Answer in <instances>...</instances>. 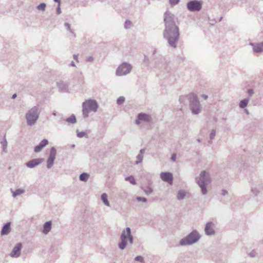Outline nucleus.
Masks as SVG:
<instances>
[{
  "label": "nucleus",
  "mask_w": 263,
  "mask_h": 263,
  "mask_svg": "<svg viewBox=\"0 0 263 263\" xmlns=\"http://www.w3.org/2000/svg\"><path fill=\"white\" fill-rule=\"evenodd\" d=\"M197 141H198V142H200L201 141H200V139H197Z\"/></svg>",
  "instance_id": "obj_60"
},
{
  "label": "nucleus",
  "mask_w": 263,
  "mask_h": 263,
  "mask_svg": "<svg viewBox=\"0 0 263 263\" xmlns=\"http://www.w3.org/2000/svg\"><path fill=\"white\" fill-rule=\"evenodd\" d=\"M46 7V4L44 3H41L37 6V10L42 11H45Z\"/></svg>",
  "instance_id": "obj_32"
},
{
  "label": "nucleus",
  "mask_w": 263,
  "mask_h": 263,
  "mask_svg": "<svg viewBox=\"0 0 263 263\" xmlns=\"http://www.w3.org/2000/svg\"><path fill=\"white\" fill-rule=\"evenodd\" d=\"M135 260L137 261H140V262H141L142 263H144V258L142 256H137L135 258Z\"/></svg>",
  "instance_id": "obj_38"
},
{
  "label": "nucleus",
  "mask_w": 263,
  "mask_h": 263,
  "mask_svg": "<svg viewBox=\"0 0 263 263\" xmlns=\"http://www.w3.org/2000/svg\"><path fill=\"white\" fill-rule=\"evenodd\" d=\"M52 115H53V116H57V112H56L55 111H53L52 112Z\"/></svg>",
  "instance_id": "obj_57"
},
{
  "label": "nucleus",
  "mask_w": 263,
  "mask_h": 263,
  "mask_svg": "<svg viewBox=\"0 0 263 263\" xmlns=\"http://www.w3.org/2000/svg\"><path fill=\"white\" fill-rule=\"evenodd\" d=\"M89 175L86 173H83L80 174L79 179L80 181L86 182L88 180Z\"/></svg>",
  "instance_id": "obj_26"
},
{
  "label": "nucleus",
  "mask_w": 263,
  "mask_h": 263,
  "mask_svg": "<svg viewBox=\"0 0 263 263\" xmlns=\"http://www.w3.org/2000/svg\"><path fill=\"white\" fill-rule=\"evenodd\" d=\"M248 102H249V100L247 99H243V100H241L239 103V107L241 108H244L245 107H246L247 106Z\"/></svg>",
  "instance_id": "obj_29"
},
{
  "label": "nucleus",
  "mask_w": 263,
  "mask_h": 263,
  "mask_svg": "<svg viewBox=\"0 0 263 263\" xmlns=\"http://www.w3.org/2000/svg\"><path fill=\"white\" fill-rule=\"evenodd\" d=\"M170 1V3L172 5H176L179 2V0H169Z\"/></svg>",
  "instance_id": "obj_42"
},
{
  "label": "nucleus",
  "mask_w": 263,
  "mask_h": 263,
  "mask_svg": "<svg viewBox=\"0 0 263 263\" xmlns=\"http://www.w3.org/2000/svg\"><path fill=\"white\" fill-rule=\"evenodd\" d=\"M250 45L253 46V49L254 52L256 53H259L262 51L259 43H250Z\"/></svg>",
  "instance_id": "obj_20"
},
{
  "label": "nucleus",
  "mask_w": 263,
  "mask_h": 263,
  "mask_svg": "<svg viewBox=\"0 0 263 263\" xmlns=\"http://www.w3.org/2000/svg\"><path fill=\"white\" fill-rule=\"evenodd\" d=\"M41 112V108L39 105L29 109L25 114L27 124L29 126L34 125L39 119Z\"/></svg>",
  "instance_id": "obj_2"
},
{
  "label": "nucleus",
  "mask_w": 263,
  "mask_h": 263,
  "mask_svg": "<svg viewBox=\"0 0 263 263\" xmlns=\"http://www.w3.org/2000/svg\"><path fill=\"white\" fill-rule=\"evenodd\" d=\"M10 225L11 222H8L3 227L1 232L2 235H8L10 233L11 231Z\"/></svg>",
  "instance_id": "obj_17"
},
{
  "label": "nucleus",
  "mask_w": 263,
  "mask_h": 263,
  "mask_svg": "<svg viewBox=\"0 0 263 263\" xmlns=\"http://www.w3.org/2000/svg\"><path fill=\"white\" fill-rule=\"evenodd\" d=\"M195 181L200 187L202 194L206 195L208 193L206 186L211 182L209 174L205 171H202L199 175L195 178Z\"/></svg>",
  "instance_id": "obj_3"
},
{
  "label": "nucleus",
  "mask_w": 263,
  "mask_h": 263,
  "mask_svg": "<svg viewBox=\"0 0 263 263\" xmlns=\"http://www.w3.org/2000/svg\"><path fill=\"white\" fill-rule=\"evenodd\" d=\"M101 199L105 205L110 206L109 202L107 199V195L106 193H103L101 195Z\"/></svg>",
  "instance_id": "obj_23"
},
{
  "label": "nucleus",
  "mask_w": 263,
  "mask_h": 263,
  "mask_svg": "<svg viewBox=\"0 0 263 263\" xmlns=\"http://www.w3.org/2000/svg\"><path fill=\"white\" fill-rule=\"evenodd\" d=\"M16 96H17V95L16 93L13 94L12 96V99H15L16 97Z\"/></svg>",
  "instance_id": "obj_55"
},
{
  "label": "nucleus",
  "mask_w": 263,
  "mask_h": 263,
  "mask_svg": "<svg viewBox=\"0 0 263 263\" xmlns=\"http://www.w3.org/2000/svg\"><path fill=\"white\" fill-rule=\"evenodd\" d=\"M202 1L193 0L189 1L186 4V8L191 12L199 11L202 8Z\"/></svg>",
  "instance_id": "obj_9"
},
{
  "label": "nucleus",
  "mask_w": 263,
  "mask_h": 263,
  "mask_svg": "<svg viewBox=\"0 0 263 263\" xmlns=\"http://www.w3.org/2000/svg\"><path fill=\"white\" fill-rule=\"evenodd\" d=\"M136 199H137V201H142L144 202H146L147 201V199L145 197L138 196L137 197Z\"/></svg>",
  "instance_id": "obj_41"
},
{
  "label": "nucleus",
  "mask_w": 263,
  "mask_h": 263,
  "mask_svg": "<svg viewBox=\"0 0 263 263\" xmlns=\"http://www.w3.org/2000/svg\"><path fill=\"white\" fill-rule=\"evenodd\" d=\"M248 93L250 96H251L253 94L254 91L253 89H250L248 90Z\"/></svg>",
  "instance_id": "obj_46"
},
{
  "label": "nucleus",
  "mask_w": 263,
  "mask_h": 263,
  "mask_svg": "<svg viewBox=\"0 0 263 263\" xmlns=\"http://www.w3.org/2000/svg\"><path fill=\"white\" fill-rule=\"evenodd\" d=\"M120 239L121 242L119 243L118 247L122 250L126 248L127 245V240L130 245L133 243L134 237L132 234L131 229L129 227H126L122 231L120 235Z\"/></svg>",
  "instance_id": "obj_4"
},
{
  "label": "nucleus",
  "mask_w": 263,
  "mask_h": 263,
  "mask_svg": "<svg viewBox=\"0 0 263 263\" xmlns=\"http://www.w3.org/2000/svg\"><path fill=\"white\" fill-rule=\"evenodd\" d=\"M161 179L164 182H167L170 184H173V176L170 172H162L160 174Z\"/></svg>",
  "instance_id": "obj_11"
},
{
  "label": "nucleus",
  "mask_w": 263,
  "mask_h": 263,
  "mask_svg": "<svg viewBox=\"0 0 263 263\" xmlns=\"http://www.w3.org/2000/svg\"><path fill=\"white\" fill-rule=\"evenodd\" d=\"M1 144L2 145L3 151L5 153H7V148L8 143L5 135L4 137L3 140L1 141Z\"/></svg>",
  "instance_id": "obj_22"
},
{
  "label": "nucleus",
  "mask_w": 263,
  "mask_h": 263,
  "mask_svg": "<svg viewBox=\"0 0 263 263\" xmlns=\"http://www.w3.org/2000/svg\"><path fill=\"white\" fill-rule=\"evenodd\" d=\"M176 154H173L172 156H171V160L173 161H176Z\"/></svg>",
  "instance_id": "obj_45"
},
{
  "label": "nucleus",
  "mask_w": 263,
  "mask_h": 263,
  "mask_svg": "<svg viewBox=\"0 0 263 263\" xmlns=\"http://www.w3.org/2000/svg\"><path fill=\"white\" fill-rule=\"evenodd\" d=\"M245 111H246V112L247 114H249V111H248V110L247 109H246V110H245Z\"/></svg>",
  "instance_id": "obj_59"
},
{
  "label": "nucleus",
  "mask_w": 263,
  "mask_h": 263,
  "mask_svg": "<svg viewBox=\"0 0 263 263\" xmlns=\"http://www.w3.org/2000/svg\"><path fill=\"white\" fill-rule=\"evenodd\" d=\"M142 189L147 195H149L153 191V189L150 186H146L145 187H142Z\"/></svg>",
  "instance_id": "obj_30"
},
{
  "label": "nucleus",
  "mask_w": 263,
  "mask_h": 263,
  "mask_svg": "<svg viewBox=\"0 0 263 263\" xmlns=\"http://www.w3.org/2000/svg\"><path fill=\"white\" fill-rule=\"evenodd\" d=\"M59 89L62 91H66L67 90V85L62 81L57 83Z\"/></svg>",
  "instance_id": "obj_21"
},
{
  "label": "nucleus",
  "mask_w": 263,
  "mask_h": 263,
  "mask_svg": "<svg viewBox=\"0 0 263 263\" xmlns=\"http://www.w3.org/2000/svg\"><path fill=\"white\" fill-rule=\"evenodd\" d=\"M228 193V191L226 190H224V189H222L221 190V194L223 195V196H226V195H227Z\"/></svg>",
  "instance_id": "obj_44"
},
{
  "label": "nucleus",
  "mask_w": 263,
  "mask_h": 263,
  "mask_svg": "<svg viewBox=\"0 0 263 263\" xmlns=\"http://www.w3.org/2000/svg\"><path fill=\"white\" fill-rule=\"evenodd\" d=\"M61 8H60V5H58V6L57 8V13L58 14H60L61 13Z\"/></svg>",
  "instance_id": "obj_43"
},
{
  "label": "nucleus",
  "mask_w": 263,
  "mask_h": 263,
  "mask_svg": "<svg viewBox=\"0 0 263 263\" xmlns=\"http://www.w3.org/2000/svg\"><path fill=\"white\" fill-rule=\"evenodd\" d=\"M216 135V129H212L210 134V139L211 140H213Z\"/></svg>",
  "instance_id": "obj_40"
},
{
  "label": "nucleus",
  "mask_w": 263,
  "mask_h": 263,
  "mask_svg": "<svg viewBox=\"0 0 263 263\" xmlns=\"http://www.w3.org/2000/svg\"><path fill=\"white\" fill-rule=\"evenodd\" d=\"M54 2L58 3V5H61V0H53Z\"/></svg>",
  "instance_id": "obj_51"
},
{
  "label": "nucleus",
  "mask_w": 263,
  "mask_h": 263,
  "mask_svg": "<svg viewBox=\"0 0 263 263\" xmlns=\"http://www.w3.org/2000/svg\"><path fill=\"white\" fill-rule=\"evenodd\" d=\"M189 101L190 108L193 115H198L201 110V106L197 96L194 93H190L186 96Z\"/></svg>",
  "instance_id": "obj_6"
},
{
  "label": "nucleus",
  "mask_w": 263,
  "mask_h": 263,
  "mask_svg": "<svg viewBox=\"0 0 263 263\" xmlns=\"http://www.w3.org/2000/svg\"><path fill=\"white\" fill-rule=\"evenodd\" d=\"M261 188L260 187L254 186L252 187L251 192L254 195H257L260 192Z\"/></svg>",
  "instance_id": "obj_28"
},
{
  "label": "nucleus",
  "mask_w": 263,
  "mask_h": 263,
  "mask_svg": "<svg viewBox=\"0 0 263 263\" xmlns=\"http://www.w3.org/2000/svg\"><path fill=\"white\" fill-rule=\"evenodd\" d=\"M138 118H139V119H140L141 121H143L145 122H149L151 120V116L144 113L139 114Z\"/></svg>",
  "instance_id": "obj_19"
},
{
  "label": "nucleus",
  "mask_w": 263,
  "mask_h": 263,
  "mask_svg": "<svg viewBox=\"0 0 263 263\" xmlns=\"http://www.w3.org/2000/svg\"><path fill=\"white\" fill-rule=\"evenodd\" d=\"M99 107L96 100L88 99L82 103V114L84 118H87L90 111L96 112Z\"/></svg>",
  "instance_id": "obj_5"
},
{
  "label": "nucleus",
  "mask_w": 263,
  "mask_h": 263,
  "mask_svg": "<svg viewBox=\"0 0 263 263\" xmlns=\"http://www.w3.org/2000/svg\"><path fill=\"white\" fill-rule=\"evenodd\" d=\"M57 154V150L54 147H52L50 148L49 152V156L47 161V167L49 169L53 165L55 156Z\"/></svg>",
  "instance_id": "obj_10"
},
{
  "label": "nucleus",
  "mask_w": 263,
  "mask_h": 263,
  "mask_svg": "<svg viewBox=\"0 0 263 263\" xmlns=\"http://www.w3.org/2000/svg\"><path fill=\"white\" fill-rule=\"evenodd\" d=\"M202 97L205 100L208 98V96L206 95H202Z\"/></svg>",
  "instance_id": "obj_53"
},
{
  "label": "nucleus",
  "mask_w": 263,
  "mask_h": 263,
  "mask_svg": "<svg viewBox=\"0 0 263 263\" xmlns=\"http://www.w3.org/2000/svg\"><path fill=\"white\" fill-rule=\"evenodd\" d=\"M77 136L79 138H82L83 137H87V134L84 132H79L78 130H77Z\"/></svg>",
  "instance_id": "obj_37"
},
{
  "label": "nucleus",
  "mask_w": 263,
  "mask_h": 263,
  "mask_svg": "<svg viewBox=\"0 0 263 263\" xmlns=\"http://www.w3.org/2000/svg\"><path fill=\"white\" fill-rule=\"evenodd\" d=\"M48 144V141L47 139L42 140L40 143L34 147V151L35 153H39Z\"/></svg>",
  "instance_id": "obj_15"
},
{
  "label": "nucleus",
  "mask_w": 263,
  "mask_h": 263,
  "mask_svg": "<svg viewBox=\"0 0 263 263\" xmlns=\"http://www.w3.org/2000/svg\"><path fill=\"white\" fill-rule=\"evenodd\" d=\"M137 161H136V164H138L139 163H141L142 161L143 158V155H142L141 154H138L137 157Z\"/></svg>",
  "instance_id": "obj_34"
},
{
  "label": "nucleus",
  "mask_w": 263,
  "mask_h": 263,
  "mask_svg": "<svg viewBox=\"0 0 263 263\" xmlns=\"http://www.w3.org/2000/svg\"><path fill=\"white\" fill-rule=\"evenodd\" d=\"M200 238V235L197 230H193L186 237L180 240L181 246H189L197 242Z\"/></svg>",
  "instance_id": "obj_7"
},
{
  "label": "nucleus",
  "mask_w": 263,
  "mask_h": 263,
  "mask_svg": "<svg viewBox=\"0 0 263 263\" xmlns=\"http://www.w3.org/2000/svg\"><path fill=\"white\" fill-rule=\"evenodd\" d=\"M164 21L165 29L163 31V36L170 46L175 48L179 39V28L174 21V15L170 12L166 11L164 13Z\"/></svg>",
  "instance_id": "obj_1"
},
{
  "label": "nucleus",
  "mask_w": 263,
  "mask_h": 263,
  "mask_svg": "<svg viewBox=\"0 0 263 263\" xmlns=\"http://www.w3.org/2000/svg\"><path fill=\"white\" fill-rule=\"evenodd\" d=\"M132 23L129 20H126L124 23V28L125 29H129L132 26Z\"/></svg>",
  "instance_id": "obj_33"
},
{
  "label": "nucleus",
  "mask_w": 263,
  "mask_h": 263,
  "mask_svg": "<svg viewBox=\"0 0 263 263\" xmlns=\"http://www.w3.org/2000/svg\"><path fill=\"white\" fill-rule=\"evenodd\" d=\"M93 58L92 57L90 56L87 58V61L91 62L93 61Z\"/></svg>",
  "instance_id": "obj_47"
},
{
  "label": "nucleus",
  "mask_w": 263,
  "mask_h": 263,
  "mask_svg": "<svg viewBox=\"0 0 263 263\" xmlns=\"http://www.w3.org/2000/svg\"><path fill=\"white\" fill-rule=\"evenodd\" d=\"M71 147H72V148L75 147V144H72L71 145Z\"/></svg>",
  "instance_id": "obj_58"
},
{
  "label": "nucleus",
  "mask_w": 263,
  "mask_h": 263,
  "mask_svg": "<svg viewBox=\"0 0 263 263\" xmlns=\"http://www.w3.org/2000/svg\"><path fill=\"white\" fill-rule=\"evenodd\" d=\"M133 66L131 64L126 62H123L122 64L120 65L116 70V75L118 76H123L129 73Z\"/></svg>",
  "instance_id": "obj_8"
},
{
  "label": "nucleus",
  "mask_w": 263,
  "mask_h": 263,
  "mask_svg": "<svg viewBox=\"0 0 263 263\" xmlns=\"http://www.w3.org/2000/svg\"><path fill=\"white\" fill-rule=\"evenodd\" d=\"M78 55H76V54L73 55V58L76 61H78Z\"/></svg>",
  "instance_id": "obj_52"
},
{
  "label": "nucleus",
  "mask_w": 263,
  "mask_h": 263,
  "mask_svg": "<svg viewBox=\"0 0 263 263\" xmlns=\"http://www.w3.org/2000/svg\"><path fill=\"white\" fill-rule=\"evenodd\" d=\"M140 121H141V120L139 119V118H138V117L137 119H136V121H135L136 124H137V125L140 124Z\"/></svg>",
  "instance_id": "obj_48"
},
{
  "label": "nucleus",
  "mask_w": 263,
  "mask_h": 263,
  "mask_svg": "<svg viewBox=\"0 0 263 263\" xmlns=\"http://www.w3.org/2000/svg\"><path fill=\"white\" fill-rule=\"evenodd\" d=\"M159 62L161 63V65L159 63H157V62H156V63H155L156 67H158L159 68H164L166 71H169V69L167 67V63L165 61V59L163 58H160Z\"/></svg>",
  "instance_id": "obj_16"
},
{
  "label": "nucleus",
  "mask_w": 263,
  "mask_h": 263,
  "mask_svg": "<svg viewBox=\"0 0 263 263\" xmlns=\"http://www.w3.org/2000/svg\"><path fill=\"white\" fill-rule=\"evenodd\" d=\"M214 224L212 222H208L206 223L204 228L205 233L206 235H213L215 233L214 229Z\"/></svg>",
  "instance_id": "obj_12"
},
{
  "label": "nucleus",
  "mask_w": 263,
  "mask_h": 263,
  "mask_svg": "<svg viewBox=\"0 0 263 263\" xmlns=\"http://www.w3.org/2000/svg\"><path fill=\"white\" fill-rule=\"evenodd\" d=\"M22 247V245L21 242L17 243L16 246L13 248L10 255L12 257H17L20 255L21 250Z\"/></svg>",
  "instance_id": "obj_14"
},
{
  "label": "nucleus",
  "mask_w": 263,
  "mask_h": 263,
  "mask_svg": "<svg viewBox=\"0 0 263 263\" xmlns=\"http://www.w3.org/2000/svg\"><path fill=\"white\" fill-rule=\"evenodd\" d=\"M186 195V192L183 190H179L178 192L177 198L178 200H182Z\"/></svg>",
  "instance_id": "obj_25"
},
{
  "label": "nucleus",
  "mask_w": 263,
  "mask_h": 263,
  "mask_svg": "<svg viewBox=\"0 0 263 263\" xmlns=\"http://www.w3.org/2000/svg\"><path fill=\"white\" fill-rule=\"evenodd\" d=\"M248 255L249 257L253 258V257H255V256H256L257 255V253L255 250H252L251 251V252L248 253Z\"/></svg>",
  "instance_id": "obj_39"
},
{
  "label": "nucleus",
  "mask_w": 263,
  "mask_h": 263,
  "mask_svg": "<svg viewBox=\"0 0 263 263\" xmlns=\"http://www.w3.org/2000/svg\"><path fill=\"white\" fill-rule=\"evenodd\" d=\"M71 66H73V67H75L76 65H75V64H74V62L73 61H72L71 62V64H70Z\"/></svg>",
  "instance_id": "obj_54"
},
{
  "label": "nucleus",
  "mask_w": 263,
  "mask_h": 263,
  "mask_svg": "<svg viewBox=\"0 0 263 263\" xmlns=\"http://www.w3.org/2000/svg\"><path fill=\"white\" fill-rule=\"evenodd\" d=\"M126 181H129L131 184L133 185L136 184V181L133 176H127L125 178Z\"/></svg>",
  "instance_id": "obj_31"
},
{
  "label": "nucleus",
  "mask_w": 263,
  "mask_h": 263,
  "mask_svg": "<svg viewBox=\"0 0 263 263\" xmlns=\"http://www.w3.org/2000/svg\"><path fill=\"white\" fill-rule=\"evenodd\" d=\"M144 152H145V149H140L139 154H141L142 155H143V154L144 153Z\"/></svg>",
  "instance_id": "obj_49"
},
{
  "label": "nucleus",
  "mask_w": 263,
  "mask_h": 263,
  "mask_svg": "<svg viewBox=\"0 0 263 263\" xmlns=\"http://www.w3.org/2000/svg\"><path fill=\"white\" fill-rule=\"evenodd\" d=\"M52 222L51 221H46L43 225V229L42 232L47 235L51 229Z\"/></svg>",
  "instance_id": "obj_18"
},
{
  "label": "nucleus",
  "mask_w": 263,
  "mask_h": 263,
  "mask_svg": "<svg viewBox=\"0 0 263 263\" xmlns=\"http://www.w3.org/2000/svg\"><path fill=\"white\" fill-rule=\"evenodd\" d=\"M12 193V196L13 197H16L17 196L20 195L25 192V190L23 189H16L15 191H13L12 189H11Z\"/></svg>",
  "instance_id": "obj_24"
},
{
  "label": "nucleus",
  "mask_w": 263,
  "mask_h": 263,
  "mask_svg": "<svg viewBox=\"0 0 263 263\" xmlns=\"http://www.w3.org/2000/svg\"><path fill=\"white\" fill-rule=\"evenodd\" d=\"M183 98H184V97L183 96H182V97H180L179 98V101L181 103H182L183 102Z\"/></svg>",
  "instance_id": "obj_50"
},
{
  "label": "nucleus",
  "mask_w": 263,
  "mask_h": 263,
  "mask_svg": "<svg viewBox=\"0 0 263 263\" xmlns=\"http://www.w3.org/2000/svg\"><path fill=\"white\" fill-rule=\"evenodd\" d=\"M125 101V98L123 96H121L117 99V103L118 105L122 104Z\"/></svg>",
  "instance_id": "obj_36"
},
{
  "label": "nucleus",
  "mask_w": 263,
  "mask_h": 263,
  "mask_svg": "<svg viewBox=\"0 0 263 263\" xmlns=\"http://www.w3.org/2000/svg\"><path fill=\"white\" fill-rule=\"evenodd\" d=\"M65 121L71 124H75L77 122L76 116L72 114L69 118L65 120Z\"/></svg>",
  "instance_id": "obj_27"
},
{
  "label": "nucleus",
  "mask_w": 263,
  "mask_h": 263,
  "mask_svg": "<svg viewBox=\"0 0 263 263\" xmlns=\"http://www.w3.org/2000/svg\"><path fill=\"white\" fill-rule=\"evenodd\" d=\"M259 44L261 47V48L262 50L263 51V42L260 43Z\"/></svg>",
  "instance_id": "obj_56"
},
{
  "label": "nucleus",
  "mask_w": 263,
  "mask_h": 263,
  "mask_svg": "<svg viewBox=\"0 0 263 263\" xmlns=\"http://www.w3.org/2000/svg\"><path fill=\"white\" fill-rule=\"evenodd\" d=\"M44 160V159L43 158L33 159L27 162L26 165L29 168H33L41 164Z\"/></svg>",
  "instance_id": "obj_13"
},
{
  "label": "nucleus",
  "mask_w": 263,
  "mask_h": 263,
  "mask_svg": "<svg viewBox=\"0 0 263 263\" xmlns=\"http://www.w3.org/2000/svg\"><path fill=\"white\" fill-rule=\"evenodd\" d=\"M64 25L66 27V29L68 30L72 34H73L75 36V34L71 29L70 25L68 23H65Z\"/></svg>",
  "instance_id": "obj_35"
}]
</instances>
